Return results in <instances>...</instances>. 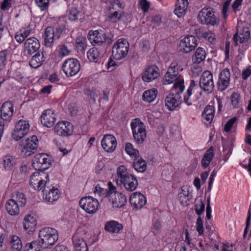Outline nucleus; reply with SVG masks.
I'll list each match as a JSON object with an SVG mask.
<instances>
[{
    "label": "nucleus",
    "mask_w": 251,
    "mask_h": 251,
    "mask_svg": "<svg viewBox=\"0 0 251 251\" xmlns=\"http://www.w3.org/2000/svg\"><path fill=\"white\" fill-rule=\"evenodd\" d=\"M202 37L207 40L210 43L212 44H215L216 40L215 38V35L214 33L211 31H207L203 32L202 34Z\"/></svg>",
    "instance_id": "nucleus-50"
},
{
    "label": "nucleus",
    "mask_w": 251,
    "mask_h": 251,
    "mask_svg": "<svg viewBox=\"0 0 251 251\" xmlns=\"http://www.w3.org/2000/svg\"><path fill=\"white\" fill-rule=\"evenodd\" d=\"M215 108L212 105H207L202 113V116L207 122L211 123L214 116Z\"/></svg>",
    "instance_id": "nucleus-37"
},
{
    "label": "nucleus",
    "mask_w": 251,
    "mask_h": 251,
    "mask_svg": "<svg viewBox=\"0 0 251 251\" xmlns=\"http://www.w3.org/2000/svg\"><path fill=\"white\" fill-rule=\"evenodd\" d=\"M198 19L203 25H217L219 24V20L215 15L212 8L205 7L202 8L199 12Z\"/></svg>",
    "instance_id": "nucleus-6"
},
{
    "label": "nucleus",
    "mask_w": 251,
    "mask_h": 251,
    "mask_svg": "<svg viewBox=\"0 0 251 251\" xmlns=\"http://www.w3.org/2000/svg\"><path fill=\"white\" fill-rule=\"evenodd\" d=\"M121 18V16L118 11H115L108 16V19L112 22H116L120 20Z\"/></svg>",
    "instance_id": "nucleus-62"
},
{
    "label": "nucleus",
    "mask_w": 251,
    "mask_h": 251,
    "mask_svg": "<svg viewBox=\"0 0 251 251\" xmlns=\"http://www.w3.org/2000/svg\"><path fill=\"white\" fill-rule=\"evenodd\" d=\"M30 125L29 121L21 119L16 123L15 128L12 133V137L15 141H20L26 135L29 130Z\"/></svg>",
    "instance_id": "nucleus-8"
},
{
    "label": "nucleus",
    "mask_w": 251,
    "mask_h": 251,
    "mask_svg": "<svg viewBox=\"0 0 251 251\" xmlns=\"http://www.w3.org/2000/svg\"><path fill=\"white\" fill-rule=\"evenodd\" d=\"M219 78L230 82V72L229 70L227 68L223 70L219 75Z\"/></svg>",
    "instance_id": "nucleus-55"
},
{
    "label": "nucleus",
    "mask_w": 251,
    "mask_h": 251,
    "mask_svg": "<svg viewBox=\"0 0 251 251\" xmlns=\"http://www.w3.org/2000/svg\"><path fill=\"white\" fill-rule=\"evenodd\" d=\"M85 94L87 96L89 97L94 102H95L97 96L96 94L95 89H87L85 90Z\"/></svg>",
    "instance_id": "nucleus-61"
},
{
    "label": "nucleus",
    "mask_w": 251,
    "mask_h": 251,
    "mask_svg": "<svg viewBox=\"0 0 251 251\" xmlns=\"http://www.w3.org/2000/svg\"><path fill=\"white\" fill-rule=\"evenodd\" d=\"M10 239L11 251H21L23 246L21 239L17 235H12Z\"/></svg>",
    "instance_id": "nucleus-38"
},
{
    "label": "nucleus",
    "mask_w": 251,
    "mask_h": 251,
    "mask_svg": "<svg viewBox=\"0 0 251 251\" xmlns=\"http://www.w3.org/2000/svg\"><path fill=\"white\" fill-rule=\"evenodd\" d=\"M162 22V18L160 15L153 16L151 18V23L154 24L153 26H159Z\"/></svg>",
    "instance_id": "nucleus-63"
},
{
    "label": "nucleus",
    "mask_w": 251,
    "mask_h": 251,
    "mask_svg": "<svg viewBox=\"0 0 251 251\" xmlns=\"http://www.w3.org/2000/svg\"><path fill=\"white\" fill-rule=\"evenodd\" d=\"M122 228L123 226L121 224L114 221L107 222L105 226V229L106 231L113 233L119 232Z\"/></svg>",
    "instance_id": "nucleus-39"
},
{
    "label": "nucleus",
    "mask_w": 251,
    "mask_h": 251,
    "mask_svg": "<svg viewBox=\"0 0 251 251\" xmlns=\"http://www.w3.org/2000/svg\"><path fill=\"white\" fill-rule=\"evenodd\" d=\"M179 201L182 205L187 204V202L191 199L192 195L190 194L188 190L185 188L182 187L181 192L178 194Z\"/></svg>",
    "instance_id": "nucleus-41"
},
{
    "label": "nucleus",
    "mask_w": 251,
    "mask_h": 251,
    "mask_svg": "<svg viewBox=\"0 0 251 251\" xmlns=\"http://www.w3.org/2000/svg\"><path fill=\"white\" fill-rule=\"evenodd\" d=\"M23 225L24 228L26 230L28 231H34L37 225L36 218L31 214L27 215L24 218Z\"/></svg>",
    "instance_id": "nucleus-29"
},
{
    "label": "nucleus",
    "mask_w": 251,
    "mask_h": 251,
    "mask_svg": "<svg viewBox=\"0 0 251 251\" xmlns=\"http://www.w3.org/2000/svg\"><path fill=\"white\" fill-rule=\"evenodd\" d=\"M205 204L201 200L195 205L196 213L200 216L204 212Z\"/></svg>",
    "instance_id": "nucleus-52"
},
{
    "label": "nucleus",
    "mask_w": 251,
    "mask_h": 251,
    "mask_svg": "<svg viewBox=\"0 0 251 251\" xmlns=\"http://www.w3.org/2000/svg\"><path fill=\"white\" fill-rule=\"evenodd\" d=\"M35 2L42 10H45L48 7L49 0H35Z\"/></svg>",
    "instance_id": "nucleus-58"
},
{
    "label": "nucleus",
    "mask_w": 251,
    "mask_h": 251,
    "mask_svg": "<svg viewBox=\"0 0 251 251\" xmlns=\"http://www.w3.org/2000/svg\"><path fill=\"white\" fill-rule=\"evenodd\" d=\"M176 94H169L165 98V105L169 110L172 111L180 106L181 103V97L179 89L176 90Z\"/></svg>",
    "instance_id": "nucleus-15"
},
{
    "label": "nucleus",
    "mask_w": 251,
    "mask_h": 251,
    "mask_svg": "<svg viewBox=\"0 0 251 251\" xmlns=\"http://www.w3.org/2000/svg\"><path fill=\"white\" fill-rule=\"evenodd\" d=\"M21 207L15 201L9 199L5 204L7 212L11 216L18 215L20 213V208Z\"/></svg>",
    "instance_id": "nucleus-28"
},
{
    "label": "nucleus",
    "mask_w": 251,
    "mask_h": 251,
    "mask_svg": "<svg viewBox=\"0 0 251 251\" xmlns=\"http://www.w3.org/2000/svg\"><path fill=\"white\" fill-rule=\"evenodd\" d=\"M132 166L136 171L140 173H144L147 169L146 162L141 158L137 161H134Z\"/></svg>",
    "instance_id": "nucleus-45"
},
{
    "label": "nucleus",
    "mask_w": 251,
    "mask_h": 251,
    "mask_svg": "<svg viewBox=\"0 0 251 251\" xmlns=\"http://www.w3.org/2000/svg\"><path fill=\"white\" fill-rule=\"evenodd\" d=\"M162 82L164 85H168L174 83L172 90L179 89L180 92H183L185 88L183 77H177L174 74L167 72L163 77Z\"/></svg>",
    "instance_id": "nucleus-10"
},
{
    "label": "nucleus",
    "mask_w": 251,
    "mask_h": 251,
    "mask_svg": "<svg viewBox=\"0 0 251 251\" xmlns=\"http://www.w3.org/2000/svg\"><path fill=\"white\" fill-rule=\"evenodd\" d=\"M3 166L6 170L11 169L14 164L13 158L10 155L5 156L3 160Z\"/></svg>",
    "instance_id": "nucleus-49"
},
{
    "label": "nucleus",
    "mask_w": 251,
    "mask_h": 251,
    "mask_svg": "<svg viewBox=\"0 0 251 251\" xmlns=\"http://www.w3.org/2000/svg\"><path fill=\"white\" fill-rule=\"evenodd\" d=\"M54 30L51 26L47 27L44 34L45 45L47 47H50L54 40Z\"/></svg>",
    "instance_id": "nucleus-34"
},
{
    "label": "nucleus",
    "mask_w": 251,
    "mask_h": 251,
    "mask_svg": "<svg viewBox=\"0 0 251 251\" xmlns=\"http://www.w3.org/2000/svg\"><path fill=\"white\" fill-rule=\"evenodd\" d=\"M50 165V159L46 153L37 154L32 160V166L36 171L44 172Z\"/></svg>",
    "instance_id": "nucleus-11"
},
{
    "label": "nucleus",
    "mask_w": 251,
    "mask_h": 251,
    "mask_svg": "<svg viewBox=\"0 0 251 251\" xmlns=\"http://www.w3.org/2000/svg\"><path fill=\"white\" fill-rule=\"evenodd\" d=\"M13 104L7 101L3 103L0 109L1 117L3 120H9L13 115Z\"/></svg>",
    "instance_id": "nucleus-24"
},
{
    "label": "nucleus",
    "mask_w": 251,
    "mask_h": 251,
    "mask_svg": "<svg viewBox=\"0 0 251 251\" xmlns=\"http://www.w3.org/2000/svg\"><path fill=\"white\" fill-rule=\"evenodd\" d=\"M38 144V139L36 136L33 135L30 138L21 141V152L26 156H28L34 153Z\"/></svg>",
    "instance_id": "nucleus-9"
},
{
    "label": "nucleus",
    "mask_w": 251,
    "mask_h": 251,
    "mask_svg": "<svg viewBox=\"0 0 251 251\" xmlns=\"http://www.w3.org/2000/svg\"><path fill=\"white\" fill-rule=\"evenodd\" d=\"M157 94V90L156 89L147 90L143 93L142 99L144 101L150 103L155 100Z\"/></svg>",
    "instance_id": "nucleus-43"
},
{
    "label": "nucleus",
    "mask_w": 251,
    "mask_h": 251,
    "mask_svg": "<svg viewBox=\"0 0 251 251\" xmlns=\"http://www.w3.org/2000/svg\"><path fill=\"white\" fill-rule=\"evenodd\" d=\"M236 121V119L235 117L232 118L228 120L225 126L224 130L226 132L230 131Z\"/></svg>",
    "instance_id": "nucleus-60"
},
{
    "label": "nucleus",
    "mask_w": 251,
    "mask_h": 251,
    "mask_svg": "<svg viewBox=\"0 0 251 251\" xmlns=\"http://www.w3.org/2000/svg\"><path fill=\"white\" fill-rule=\"evenodd\" d=\"M199 84L200 87L204 92L212 93L215 87L212 73L209 71L203 72L201 76Z\"/></svg>",
    "instance_id": "nucleus-12"
},
{
    "label": "nucleus",
    "mask_w": 251,
    "mask_h": 251,
    "mask_svg": "<svg viewBox=\"0 0 251 251\" xmlns=\"http://www.w3.org/2000/svg\"><path fill=\"white\" fill-rule=\"evenodd\" d=\"M39 40L35 37H29L24 43V52L26 55H31L40 49Z\"/></svg>",
    "instance_id": "nucleus-17"
},
{
    "label": "nucleus",
    "mask_w": 251,
    "mask_h": 251,
    "mask_svg": "<svg viewBox=\"0 0 251 251\" xmlns=\"http://www.w3.org/2000/svg\"><path fill=\"white\" fill-rule=\"evenodd\" d=\"M37 246V244L36 241L27 244L25 247L24 251H40L39 249L36 248Z\"/></svg>",
    "instance_id": "nucleus-57"
},
{
    "label": "nucleus",
    "mask_w": 251,
    "mask_h": 251,
    "mask_svg": "<svg viewBox=\"0 0 251 251\" xmlns=\"http://www.w3.org/2000/svg\"><path fill=\"white\" fill-rule=\"evenodd\" d=\"M80 206L89 214L94 213L98 209V201L91 196L82 198L79 201Z\"/></svg>",
    "instance_id": "nucleus-14"
},
{
    "label": "nucleus",
    "mask_w": 251,
    "mask_h": 251,
    "mask_svg": "<svg viewBox=\"0 0 251 251\" xmlns=\"http://www.w3.org/2000/svg\"><path fill=\"white\" fill-rule=\"evenodd\" d=\"M214 149L213 147H211L206 151L201 159V166L203 168H206L209 166L210 162L214 157Z\"/></svg>",
    "instance_id": "nucleus-36"
},
{
    "label": "nucleus",
    "mask_w": 251,
    "mask_h": 251,
    "mask_svg": "<svg viewBox=\"0 0 251 251\" xmlns=\"http://www.w3.org/2000/svg\"><path fill=\"white\" fill-rule=\"evenodd\" d=\"M49 182V176L43 172L37 171L33 173L30 176V185L31 187L38 191L42 190L43 193L45 190V187Z\"/></svg>",
    "instance_id": "nucleus-4"
},
{
    "label": "nucleus",
    "mask_w": 251,
    "mask_h": 251,
    "mask_svg": "<svg viewBox=\"0 0 251 251\" xmlns=\"http://www.w3.org/2000/svg\"><path fill=\"white\" fill-rule=\"evenodd\" d=\"M183 69L179 65V61L177 59L173 61L167 70V72L174 74L177 77H183L180 74Z\"/></svg>",
    "instance_id": "nucleus-35"
},
{
    "label": "nucleus",
    "mask_w": 251,
    "mask_h": 251,
    "mask_svg": "<svg viewBox=\"0 0 251 251\" xmlns=\"http://www.w3.org/2000/svg\"><path fill=\"white\" fill-rule=\"evenodd\" d=\"M75 45L78 51L83 53L87 47L86 38L82 37L76 38Z\"/></svg>",
    "instance_id": "nucleus-47"
},
{
    "label": "nucleus",
    "mask_w": 251,
    "mask_h": 251,
    "mask_svg": "<svg viewBox=\"0 0 251 251\" xmlns=\"http://www.w3.org/2000/svg\"><path fill=\"white\" fill-rule=\"evenodd\" d=\"M195 86V82L194 80H191L188 89L187 90L186 94L184 95V102L187 105H191L192 104V99L191 96L192 95V91Z\"/></svg>",
    "instance_id": "nucleus-42"
},
{
    "label": "nucleus",
    "mask_w": 251,
    "mask_h": 251,
    "mask_svg": "<svg viewBox=\"0 0 251 251\" xmlns=\"http://www.w3.org/2000/svg\"><path fill=\"white\" fill-rule=\"evenodd\" d=\"M159 75V70L155 65L149 66L142 75L143 81L150 82L156 79Z\"/></svg>",
    "instance_id": "nucleus-22"
},
{
    "label": "nucleus",
    "mask_w": 251,
    "mask_h": 251,
    "mask_svg": "<svg viewBox=\"0 0 251 251\" xmlns=\"http://www.w3.org/2000/svg\"><path fill=\"white\" fill-rule=\"evenodd\" d=\"M229 81L219 78L218 82V89L220 91L225 90L229 85Z\"/></svg>",
    "instance_id": "nucleus-54"
},
{
    "label": "nucleus",
    "mask_w": 251,
    "mask_h": 251,
    "mask_svg": "<svg viewBox=\"0 0 251 251\" xmlns=\"http://www.w3.org/2000/svg\"><path fill=\"white\" fill-rule=\"evenodd\" d=\"M80 65L79 61L75 58H69L65 61L62 65V69L67 76H73L79 71Z\"/></svg>",
    "instance_id": "nucleus-13"
},
{
    "label": "nucleus",
    "mask_w": 251,
    "mask_h": 251,
    "mask_svg": "<svg viewBox=\"0 0 251 251\" xmlns=\"http://www.w3.org/2000/svg\"><path fill=\"white\" fill-rule=\"evenodd\" d=\"M73 241L75 246V251H88V248L86 241L78 234L75 235L73 237Z\"/></svg>",
    "instance_id": "nucleus-25"
},
{
    "label": "nucleus",
    "mask_w": 251,
    "mask_h": 251,
    "mask_svg": "<svg viewBox=\"0 0 251 251\" xmlns=\"http://www.w3.org/2000/svg\"><path fill=\"white\" fill-rule=\"evenodd\" d=\"M131 127L134 139L138 143H143L146 138L147 133L145 126L138 119L136 118L131 123Z\"/></svg>",
    "instance_id": "nucleus-7"
},
{
    "label": "nucleus",
    "mask_w": 251,
    "mask_h": 251,
    "mask_svg": "<svg viewBox=\"0 0 251 251\" xmlns=\"http://www.w3.org/2000/svg\"><path fill=\"white\" fill-rule=\"evenodd\" d=\"M94 192L95 194H97L99 196L107 197V190L101 188L99 184L96 185L95 187Z\"/></svg>",
    "instance_id": "nucleus-53"
},
{
    "label": "nucleus",
    "mask_w": 251,
    "mask_h": 251,
    "mask_svg": "<svg viewBox=\"0 0 251 251\" xmlns=\"http://www.w3.org/2000/svg\"><path fill=\"white\" fill-rule=\"evenodd\" d=\"M230 100L231 104L234 108H237L239 107L240 96L238 93L235 92L232 93L230 97Z\"/></svg>",
    "instance_id": "nucleus-51"
},
{
    "label": "nucleus",
    "mask_w": 251,
    "mask_h": 251,
    "mask_svg": "<svg viewBox=\"0 0 251 251\" xmlns=\"http://www.w3.org/2000/svg\"><path fill=\"white\" fill-rule=\"evenodd\" d=\"M54 132L60 136H69L72 135L74 130L73 125L67 121L58 122L55 126Z\"/></svg>",
    "instance_id": "nucleus-16"
},
{
    "label": "nucleus",
    "mask_w": 251,
    "mask_h": 251,
    "mask_svg": "<svg viewBox=\"0 0 251 251\" xmlns=\"http://www.w3.org/2000/svg\"><path fill=\"white\" fill-rule=\"evenodd\" d=\"M55 121L56 115L53 110L48 109L43 111L41 116V122L44 126L51 127Z\"/></svg>",
    "instance_id": "nucleus-19"
},
{
    "label": "nucleus",
    "mask_w": 251,
    "mask_h": 251,
    "mask_svg": "<svg viewBox=\"0 0 251 251\" xmlns=\"http://www.w3.org/2000/svg\"><path fill=\"white\" fill-rule=\"evenodd\" d=\"M109 200L111 201L113 207L117 208L123 207L126 202V196L119 192L112 193L110 195Z\"/></svg>",
    "instance_id": "nucleus-23"
},
{
    "label": "nucleus",
    "mask_w": 251,
    "mask_h": 251,
    "mask_svg": "<svg viewBox=\"0 0 251 251\" xmlns=\"http://www.w3.org/2000/svg\"><path fill=\"white\" fill-rule=\"evenodd\" d=\"M180 50L184 53H189L194 50L197 45V39L193 35H187L181 41Z\"/></svg>",
    "instance_id": "nucleus-18"
},
{
    "label": "nucleus",
    "mask_w": 251,
    "mask_h": 251,
    "mask_svg": "<svg viewBox=\"0 0 251 251\" xmlns=\"http://www.w3.org/2000/svg\"><path fill=\"white\" fill-rule=\"evenodd\" d=\"M206 56L205 50L201 47L198 48L192 57L195 63L199 64L204 60Z\"/></svg>",
    "instance_id": "nucleus-40"
},
{
    "label": "nucleus",
    "mask_w": 251,
    "mask_h": 251,
    "mask_svg": "<svg viewBox=\"0 0 251 251\" xmlns=\"http://www.w3.org/2000/svg\"><path fill=\"white\" fill-rule=\"evenodd\" d=\"M11 199L18 203L21 207H24L26 203V199L25 194L19 192H16L15 195H13Z\"/></svg>",
    "instance_id": "nucleus-44"
},
{
    "label": "nucleus",
    "mask_w": 251,
    "mask_h": 251,
    "mask_svg": "<svg viewBox=\"0 0 251 251\" xmlns=\"http://www.w3.org/2000/svg\"><path fill=\"white\" fill-rule=\"evenodd\" d=\"M90 36L92 44L94 46H100L104 51L106 45H110L113 42V36L110 32L95 30L90 34Z\"/></svg>",
    "instance_id": "nucleus-3"
},
{
    "label": "nucleus",
    "mask_w": 251,
    "mask_h": 251,
    "mask_svg": "<svg viewBox=\"0 0 251 251\" xmlns=\"http://www.w3.org/2000/svg\"><path fill=\"white\" fill-rule=\"evenodd\" d=\"M116 182L118 185L123 184L128 191H134L138 186V181L135 176L129 174L125 166L122 165L117 170Z\"/></svg>",
    "instance_id": "nucleus-1"
},
{
    "label": "nucleus",
    "mask_w": 251,
    "mask_h": 251,
    "mask_svg": "<svg viewBox=\"0 0 251 251\" xmlns=\"http://www.w3.org/2000/svg\"><path fill=\"white\" fill-rule=\"evenodd\" d=\"M45 60L43 52L38 51L31 58L29 65L33 68H38L42 65Z\"/></svg>",
    "instance_id": "nucleus-31"
},
{
    "label": "nucleus",
    "mask_w": 251,
    "mask_h": 251,
    "mask_svg": "<svg viewBox=\"0 0 251 251\" xmlns=\"http://www.w3.org/2000/svg\"><path fill=\"white\" fill-rule=\"evenodd\" d=\"M100 49L98 47H93L87 52V57L90 61L99 63L101 60Z\"/></svg>",
    "instance_id": "nucleus-32"
},
{
    "label": "nucleus",
    "mask_w": 251,
    "mask_h": 251,
    "mask_svg": "<svg viewBox=\"0 0 251 251\" xmlns=\"http://www.w3.org/2000/svg\"><path fill=\"white\" fill-rule=\"evenodd\" d=\"M38 244L41 248L47 249L53 246L58 239L57 231L46 227L41 229L38 234Z\"/></svg>",
    "instance_id": "nucleus-2"
},
{
    "label": "nucleus",
    "mask_w": 251,
    "mask_h": 251,
    "mask_svg": "<svg viewBox=\"0 0 251 251\" xmlns=\"http://www.w3.org/2000/svg\"><path fill=\"white\" fill-rule=\"evenodd\" d=\"M139 4L144 12L148 11L150 7V3L147 0H140Z\"/></svg>",
    "instance_id": "nucleus-59"
},
{
    "label": "nucleus",
    "mask_w": 251,
    "mask_h": 251,
    "mask_svg": "<svg viewBox=\"0 0 251 251\" xmlns=\"http://www.w3.org/2000/svg\"><path fill=\"white\" fill-rule=\"evenodd\" d=\"M126 152L130 156L136 159L140 156L139 151L133 148L132 145L130 143H127L125 146Z\"/></svg>",
    "instance_id": "nucleus-46"
},
{
    "label": "nucleus",
    "mask_w": 251,
    "mask_h": 251,
    "mask_svg": "<svg viewBox=\"0 0 251 251\" xmlns=\"http://www.w3.org/2000/svg\"><path fill=\"white\" fill-rule=\"evenodd\" d=\"M242 34L238 35V33H235L233 37V42L235 46L238 45V42L240 44H242L247 42L250 37V31L246 30H244Z\"/></svg>",
    "instance_id": "nucleus-33"
},
{
    "label": "nucleus",
    "mask_w": 251,
    "mask_h": 251,
    "mask_svg": "<svg viewBox=\"0 0 251 251\" xmlns=\"http://www.w3.org/2000/svg\"><path fill=\"white\" fill-rule=\"evenodd\" d=\"M188 6V0H177L174 12L179 18L183 16Z\"/></svg>",
    "instance_id": "nucleus-27"
},
{
    "label": "nucleus",
    "mask_w": 251,
    "mask_h": 251,
    "mask_svg": "<svg viewBox=\"0 0 251 251\" xmlns=\"http://www.w3.org/2000/svg\"><path fill=\"white\" fill-rule=\"evenodd\" d=\"M101 144L105 151L111 152L115 150L117 143L114 136L111 134H106L104 135L101 141Z\"/></svg>",
    "instance_id": "nucleus-20"
},
{
    "label": "nucleus",
    "mask_w": 251,
    "mask_h": 251,
    "mask_svg": "<svg viewBox=\"0 0 251 251\" xmlns=\"http://www.w3.org/2000/svg\"><path fill=\"white\" fill-rule=\"evenodd\" d=\"M129 44L128 41L124 38L118 39L113 45L112 54L116 60L124 58L128 52Z\"/></svg>",
    "instance_id": "nucleus-5"
},
{
    "label": "nucleus",
    "mask_w": 251,
    "mask_h": 251,
    "mask_svg": "<svg viewBox=\"0 0 251 251\" xmlns=\"http://www.w3.org/2000/svg\"><path fill=\"white\" fill-rule=\"evenodd\" d=\"M129 201L133 208L139 209L143 207L146 203V197L140 192L133 193L129 198Z\"/></svg>",
    "instance_id": "nucleus-21"
},
{
    "label": "nucleus",
    "mask_w": 251,
    "mask_h": 251,
    "mask_svg": "<svg viewBox=\"0 0 251 251\" xmlns=\"http://www.w3.org/2000/svg\"><path fill=\"white\" fill-rule=\"evenodd\" d=\"M45 192L46 195L45 196V199L48 202H53L56 201L59 197V190L54 187L50 189L48 186H46V187H45V190H44V195H45Z\"/></svg>",
    "instance_id": "nucleus-26"
},
{
    "label": "nucleus",
    "mask_w": 251,
    "mask_h": 251,
    "mask_svg": "<svg viewBox=\"0 0 251 251\" xmlns=\"http://www.w3.org/2000/svg\"><path fill=\"white\" fill-rule=\"evenodd\" d=\"M196 230L200 235L203 233V222L200 216H199L197 220Z\"/></svg>",
    "instance_id": "nucleus-56"
},
{
    "label": "nucleus",
    "mask_w": 251,
    "mask_h": 251,
    "mask_svg": "<svg viewBox=\"0 0 251 251\" xmlns=\"http://www.w3.org/2000/svg\"><path fill=\"white\" fill-rule=\"evenodd\" d=\"M32 30L30 25H28L25 27H23L15 35L16 41L20 44L22 43L30 34Z\"/></svg>",
    "instance_id": "nucleus-30"
},
{
    "label": "nucleus",
    "mask_w": 251,
    "mask_h": 251,
    "mask_svg": "<svg viewBox=\"0 0 251 251\" xmlns=\"http://www.w3.org/2000/svg\"><path fill=\"white\" fill-rule=\"evenodd\" d=\"M71 52L68 47L66 45H62L60 48V54L62 56H65L68 55Z\"/></svg>",
    "instance_id": "nucleus-64"
},
{
    "label": "nucleus",
    "mask_w": 251,
    "mask_h": 251,
    "mask_svg": "<svg viewBox=\"0 0 251 251\" xmlns=\"http://www.w3.org/2000/svg\"><path fill=\"white\" fill-rule=\"evenodd\" d=\"M79 14L80 12L76 8H70L68 11V19L71 21L75 22L78 20Z\"/></svg>",
    "instance_id": "nucleus-48"
}]
</instances>
